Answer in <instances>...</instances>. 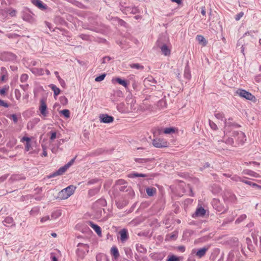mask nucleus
Here are the masks:
<instances>
[{"instance_id":"obj_1","label":"nucleus","mask_w":261,"mask_h":261,"mask_svg":"<svg viewBox=\"0 0 261 261\" xmlns=\"http://www.w3.org/2000/svg\"><path fill=\"white\" fill-rule=\"evenodd\" d=\"M75 189V186L70 185L59 192L58 197L61 199H66L74 193Z\"/></svg>"},{"instance_id":"obj_2","label":"nucleus","mask_w":261,"mask_h":261,"mask_svg":"<svg viewBox=\"0 0 261 261\" xmlns=\"http://www.w3.org/2000/svg\"><path fill=\"white\" fill-rule=\"evenodd\" d=\"M79 248L77 249V254L79 256L83 257L86 253L89 251V247L87 244L79 243L77 245Z\"/></svg>"},{"instance_id":"obj_3","label":"nucleus","mask_w":261,"mask_h":261,"mask_svg":"<svg viewBox=\"0 0 261 261\" xmlns=\"http://www.w3.org/2000/svg\"><path fill=\"white\" fill-rule=\"evenodd\" d=\"M237 94L240 97L246 98V99L252 100L255 97L250 93L245 90L239 89L237 91Z\"/></svg>"},{"instance_id":"obj_4","label":"nucleus","mask_w":261,"mask_h":261,"mask_svg":"<svg viewBox=\"0 0 261 261\" xmlns=\"http://www.w3.org/2000/svg\"><path fill=\"white\" fill-rule=\"evenodd\" d=\"M236 140L239 144H243L246 140L245 134L242 132H236L233 133Z\"/></svg>"},{"instance_id":"obj_5","label":"nucleus","mask_w":261,"mask_h":261,"mask_svg":"<svg viewBox=\"0 0 261 261\" xmlns=\"http://www.w3.org/2000/svg\"><path fill=\"white\" fill-rule=\"evenodd\" d=\"M208 249V247H203L199 249L197 251L195 249H193L191 252V254H195L198 258H201L205 255Z\"/></svg>"},{"instance_id":"obj_6","label":"nucleus","mask_w":261,"mask_h":261,"mask_svg":"<svg viewBox=\"0 0 261 261\" xmlns=\"http://www.w3.org/2000/svg\"><path fill=\"white\" fill-rule=\"evenodd\" d=\"M153 145L157 148H162L167 146V142L163 139H155L152 141Z\"/></svg>"},{"instance_id":"obj_7","label":"nucleus","mask_w":261,"mask_h":261,"mask_svg":"<svg viewBox=\"0 0 261 261\" xmlns=\"http://www.w3.org/2000/svg\"><path fill=\"white\" fill-rule=\"evenodd\" d=\"M99 120L101 122L110 123L114 121V117L108 114H101L99 116Z\"/></svg>"},{"instance_id":"obj_8","label":"nucleus","mask_w":261,"mask_h":261,"mask_svg":"<svg viewBox=\"0 0 261 261\" xmlns=\"http://www.w3.org/2000/svg\"><path fill=\"white\" fill-rule=\"evenodd\" d=\"M8 72L7 69L2 67L0 70V81L5 82L8 80Z\"/></svg>"},{"instance_id":"obj_9","label":"nucleus","mask_w":261,"mask_h":261,"mask_svg":"<svg viewBox=\"0 0 261 261\" xmlns=\"http://www.w3.org/2000/svg\"><path fill=\"white\" fill-rule=\"evenodd\" d=\"M32 3L41 10H46L47 6L40 0H31Z\"/></svg>"},{"instance_id":"obj_10","label":"nucleus","mask_w":261,"mask_h":261,"mask_svg":"<svg viewBox=\"0 0 261 261\" xmlns=\"http://www.w3.org/2000/svg\"><path fill=\"white\" fill-rule=\"evenodd\" d=\"M16 58V56L11 53H5L2 55V60L7 61H14Z\"/></svg>"},{"instance_id":"obj_11","label":"nucleus","mask_w":261,"mask_h":261,"mask_svg":"<svg viewBox=\"0 0 261 261\" xmlns=\"http://www.w3.org/2000/svg\"><path fill=\"white\" fill-rule=\"evenodd\" d=\"M67 169H68V168L66 166V165H65L64 166L61 167L56 172L50 174L48 176V178H50L54 177H55L58 175H62L67 170Z\"/></svg>"},{"instance_id":"obj_12","label":"nucleus","mask_w":261,"mask_h":261,"mask_svg":"<svg viewBox=\"0 0 261 261\" xmlns=\"http://www.w3.org/2000/svg\"><path fill=\"white\" fill-rule=\"evenodd\" d=\"M40 105L39 106L40 112L42 116H43L44 117H46V116H47V111H46L47 106H46L45 101L43 99H41L40 100Z\"/></svg>"},{"instance_id":"obj_13","label":"nucleus","mask_w":261,"mask_h":261,"mask_svg":"<svg viewBox=\"0 0 261 261\" xmlns=\"http://www.w3.org/2000/svg\"><path fill=\"white\" fill-rule=\"evenodd\" d=\"M119 234L120 235V240L122 242H125L128 239V232L127 229H122L119 231Z\"/></svg>"},{"instance_id":"obj_14","label":"nucleus","mask_w":261,"mask_h":261,"mask_svg":"<svg viewBox=\"0 0 261 261\" xmlns=\"http://www.w3.org/2000/svg\"><path fill=\"white\" fill-rule=\"evenodd\" d=\"M22 19L28 22H32L34 19L30 12H24L22 15Z\"/></svg>"},{"instance_id":"obj_15","label":"nucleus","mask_w":261,"mask_h":261,"mask_svg":"<svg viewBox=\"0 0 261 261\" xmlns=\"http://www.w3.org/2000/svg\"><path fill=\"white\" fill-rule=\"evenodd\" d=\"M89 225L91 228H92L94 230V231L96 232L98 236H101V228L99 226L91 221L89 222Z\"/></svg>"},{"instance_id":"obj_16","label":"nucleus","mask_w":261,"mask_h":261,"mask_svg":"<svg viewBox=\"0 0 261 261\" xmlns=\"http://www.w3.org/2000/svg\"><path fill=\"white\" fill-rule=\"evenodd\" d=\"M244 174H245V175H249V176H253L254 177H260V175L255 172L254 171H252V170H249V169H245V170H244L243 171V172H242Z\"/></svg>"},{"instance_id":"obj_17","label":"nucleus","mask_w":261,"mask_h":261,"mask_svg":"<svg viewBox=\"0 0 261 261\" xmlns=\"http://www.w3.org/2000/svg\"><path fill=\"white\" fill-rule=\"evenodd\" d=\"M162 53L166 56L170 55L171 50L167 45L164 44L160 47Z\"/></svg>"},{"instance_id":"obj_18","label":"nucleus","mask_w":261,"mask_h":261,"mask_svg":"<svg viewBox=\"0 0 261 261\" xmlns=\"http://www.w3.org/2000/svg\"><path fill=\"white\" fill-rule=\"evenodd\" d=\"M205 214V210L202 207L198 208L195 214L194 215L196 217H203Z\"/></svg>"},{"instance_id":"obj_19","label":"nucleus","mask_w":261,"mask_h":261,"mask_svg":"<svg viewBox=\"0 0 261 261\" xmlns=\"http://www.w3.org/2000/svg\"><path fill=\"white\" fill-rule=\"evenodd\" d=\"M111 253L115 259H117L119 256L118 250L116 246H113L111 248Z\"/></svg>"},{"instance_id":"obj_20","label":"nucleus","mask_w":261,"mask_h":261,"mask_svg":"<svg viewBox=\"0 0 261 261\" xmlns=\"http://www.w3.org/2000/svg\"><path fill=\"white\" fill-rule=\"evenodd\" d=\"M197 41L199 42V43L202 44L203 46H205L207 41L204 37L202 35H197L196 38Z\"/></svg>"},{"instance_id":"obj_21","label":"nucleus","mask_w":261,"mask_h":261,"mask_svg":"<svg viewBox=\"0 0 261 261\" xmlns=\"http://www.w3.org/2000/svg\"><path fill=\"white\" fill-rule=\"evenodd\" d=\"M61 211L60 210H57L56 211H54L51 214V219H56L59 218L61 216Z\"/></svg>"},{"instance_id":"obj_22","label":"nucleus","mask_w":261,"mask_h":261,"mask_svg":"<svg viewBox=\"0 0 261 261\" xmlns=\"http://www.w3.org/2000/svg\"><path fill=\"white\" fill-rule=\"evenodd\" d=\"M214 115L217 119L221 121H224V119H225L224 114L222 112L216 111L215 112Z\"/></svg>"},{"instance_id":"obj_23","label":"nucleus","mask_w":261,"mask_h":261,"mask_svg":"<svg viewBox=\"0 0 261 261\" xmlns=\"http://www.w3.org/2000/svg\"><path fill=\"white\" fill-rule=\"evenodd\" d=\"M32 72L37 75H42L44 74L43 70L42 68H34L32 69Z\"/></svg>"},{"instance_id":"obj_24","label":"nucleus","mask_w":261,"mask_h":261,"mask_svg":"<svg viewBox=\"0 0 261 261\" xmlns=\"http://www.w3.org/2000/svg\"><path fill=\"white\" fill-rule=\"evenodd\" d=\"M128 176L130 178H134V177H146L147 175L144 174L142 173H138L136 172H133L132 173H130L128 175Z\"/></svg>"},{"instance_id":"obj_25","label":"nucleus","mask_w":261,"mask_h":261,"mask_svg":"<svg viewBox=\"0 0 261 261\" xmlns=\"http://www.w3.org/2000/svg\"><path fill=\"white\" fill-rule=\"evenodd\" d=\"M49 87L51 89V90L54 91V93L55 96L58 95L60 93V89L58 88L56 85L54 84H51Z\"/></svg>"},{"instance_id":"obj_26","label":"nucleus","mask_w":261,"mask_h":261,"mask_svg":"<svg viewBox=\"0 0 261 261\" xmlns=\"http://www.w3.org/2000/svg\"><path fill=\"white\" fill-rule=\"evenodd\" d=\"M3 222L5 225L7 224L13 225L14 224V220L13 218L10 217H6Z\"/></svg>"},{"instance_id":"obj_27","label":"nucleus","mask_w":261,"mask_h":261,"mask_svg":"<svg viewBox=\"0 0 261 261\" xmlns=\"http://www.w3.org/2000/svg\"><path fill=\"white\" fill-rule=\"evenodd\" d=\"M156 193V189L154 188H148L146 189V193L149 196H153Z\"/></svg>"},{"instance_id":"obj_28","label":"nucleus","mask_w":261,"mask_h":261,"mask_svg":"<svg viewBox=\"0 0 261 261\" xmlns=\"http://www.w3.org/2000/svg\"><path fill=\"white\" fill-rule=\"evenodd\" d=\"M126 11L128 12H129L130 13L132 14H136L139 12V9L137 7H128L126 9Z\"/></svg>"},{"instance_id":"obj_29","label":"nucleus","mask_w":261,"mask_h":261,"mask_svg":"<svg viewBox=\"0 0 261 261\" xmlns=\"http://www.w3.org/2000/svg\"><path fill=\"white\" fill-rule=\"evenodd\" d=\"M115 80L118 83L123 86L124 87L126 88L127 87L128 84L125 80H122L119 77L116 78Z\"/></svg>"},{"instance_id":"obj_30","label":"nucleus","mask_w":261,"mask_h":261,"mask_svg":"<svg viewBox=\"0 0 261 261\" xmlns=\"http://www.w3.org/2000/svg\"><path fill=\"white\" fill-rule=\"evenodd\" d=\"M129 66L132 68H135L138 70H143L144 69V66L138 63L132 64Z\"/></svg>"},{"instance_id":"obj_31","label":"nucleus","mask_w":261,"mask_h":261,"mask_svg":"<svg viewBox=\"0 0 261 261\" xmlns=\"http://www.w3.org/2000/svg\"><path fill=\"white\" fill-rule=\"evenodd\" d=\"M136 249L138 251L141 253H145L146 252V249L143 247L141 244H137L136 245Z\"/></svg>"},{"instance_id":"obj_32","label":"nucleus","mask_w":261,"mask_h":261,"mask_svg":"<svg viewBox=\"0 0 261 261\" xmlns=\"http://www.w3.org/2000/svg\"><path fill=\"white\" fill-rule=\"evenodd\" d=\"M184 76L187 79H190L191 77L190 71L188 67H186L185 69Z\"/></svg>"},{"instance_id":"obj_33","label":"nucleus","mask_w":261,"mask_h":261,"mask_svg":"<svg viewBox=\"0 0 261 261\" xmlns=\"http://www.w3.org/2000/svg\"><path fill=\"white\" fill-rule=\"evenodd\" d=\"M166 261H179V258L174 255L168 256Z\"/></svg>"},{"instance_id":"obj_34","label":"nucleus","mask_w":261,"mask_h":261,"mask_svg":"<svg viewBox=\"0 0 261 261\" xmlns=\"http://www.w3.org/2000/svg\"><path fill=\"white\" fill-rule=\"evenodd\" d=\"M60 113L63 114L66 118L70 117V111L67 109L62 110Z\"/></svg>"},{"instance_id":"obj_35","label":"nucleus","mask_w":261,"mask_h":261,"mask_svg":"<svg viewBox=\"0 0 261 261\" xmlns=\"http://www.w3.org/2000/svg\"><path fill=\"white\" fill-rule=\"evenodd\" d=\"M106 76V74H105V73L102 74L100 75L97 76L95 79V81L97 82H101L105 79Z\"/></svg>"},{"instance_id":"obj_36","label":"nucleus","mask_w":261,"mask_h":261,"mask_svg":"<svg viewBox=\"0 0 261 261\" xmlns=\"http://www.w3.org/2000/svg\"><path fill=\"white\" fill-rule=\"evenodd\" d=\"M28 75L27 74H22L20 78V80L21 83H25L28 79Z\"/></svg>"},{"instance_id":"obj_37","label":"nucleus","mask_w":261,"mask_h":261,"mask_svg":"<svg viewBox=\"0 0 261 261\" xmlns=\"http://www.w3.org/2000/svg\"><path fill=\"white\" fill-rule=\"evenodd\" d=\"M175 132L174 128L172 127L166 128L164 129V133L166 134H170Z\"/></svg>"},{"instance_id":"obj_38","label":"nucleus","mask_w":261,"mask_h":261,"mask_svg":"<svg viewBox=\"0 0 261 261\" xmlns=\"http://www.w3.org/2000/svg\"><path fill=\"white\" fill-rule=\"evenodd\" d=\"M246 218V215L243 214L241 215L236 221V223H239Z\"/></svg>"},{"instance_id":"obj_39","label":"nucleus","mask_w":261,"mask_h":261,"mask_svg":"<svg viewBox=\"0 0 261 261\" xmlns=\"http://www.w3.org/2000/svg\"><path fill=\"white\" fill-rule=\"evenodd\" d=\"M209 125L211 128L214 130H217L218 129L217 125L216 123L210 120H209Z\"/></svg>"},{"instance_id":"obj_40","label":"nucleus","mask_w":261,"mask_h":261,"mask_svg":"<svg viewBox=\"0 0 261 261\" xmlns=\"http://www.w3.org/2000/svg\"><path fill=\"white\" fill-rule=\"evenodd\" d=\"M8 89L9 86H5L2 89H0V95H4Z\"/></svg>"},{"instance_id":"obj_41","label":"nucleus","mask_w":261,"mask_h":261,"mask_svg":"<svg viewBox=\"0 0 261 261\" xmlns=\"http://www.w3.org/2000/svg\"><path fill=\"white\" fill-rule=\"evenodd\" d=\"M49 220H50L49 216L48 215H47V216H45L44 217L41 218L40 222L41 223H45V222H46L47 221Z\"/></svg>"},{"instance_id":"obj_42","label":"nucleus","mask_w":261,"mask_h":261,"mask_svg":"<svg viewBox=\"0 0 261 261\" xmlns=\"http://www.w3.org/2000/svg\"><path fill=\"white\" fill-rule=\"evenodd\" d=\"M38 212H39V208L37 207H35V208H33L30 211V214L32 215H37L38 213Z\"/></svg>"},{"instance_id":"obj_43","label":"nucleus","mask_w":261,"mask_h":261,"mask_svg":"<svg viewBox=\"0 0 261 261\" xmlns=\"http://www.w3.org/2000/svg\"><path fill=\"white\" fill-rule=\"evenodd\" d=\"M231 179L233 180V181H241V180H242V179L239 176H237V175H234L233 176Z\"/></svg>"},{"instance_id":"obj_44","label":"nucleus","mask_w":261,"mask_h":261,"mask_svg":"<svg viewBox=\"0 0 261 261\" xmlns=\"http://www.w3.org/2000/svg\"><path fill=\"white\" fill-rule=\"evenodd\" d=\"M243 15H244V13L243 12H241L238 13L237 15H236V16L235 17V19L237 21L239 20L243 17Z\"/></svg>"},{"instance_id":"obj_45","label":"nucleus","mask_w":261,"mask_h":261,"mask_svg":"<svg viewBox=\"0 0 261 261\" xmlns=\"http://www.w3.org/2000/svg\"><path fill=\"white\" fill-rule=\"evenodd\" d=\"M224 124H225V127H227V126H232L233 125V123H232L230 121H228L226 120V119H224Z\"/></svg>"},{"instance_id":"obj_46","label":"nucleus","mask_w":261,"mask_h":261,"mask_svg":"<svg viewBox=\"0 0 261 261\" xmlns=\"http://www.w3.org/2000/svg\"><path fill=\"white\" fill-rule=\"evenodd\" d=\"M9 14L11 16H14L16 15V11L14 9H10L9 10Z\"/></svg>"},{"instance_id":"obj_47","label":"nucleus","mask_w":261,"mask_h":261,"mask_svg":"<svg viewBox=\"0 0 261 261\" xmlns=\"http://www.w3.org/2000/svg\"><path fill=\"white\" fill-rule=\"evenodd\" d=\"M225 143L227 144L232 145L233 143V140L232 138H229L225 141Z\"/></svg>"},{"instance_id":"obj_48","label":"nucleus","mask_w":261,"mask_h":261,"mask_svg":"<svg viewBox=\"0 0 261 261\" xmlns=\"http://www.w3.org/2000/svg\"><path fill=\"white\" fill-rule=\"evenodd\" d=\"M11 118L12 119L14 123H16L18 121V118L16 114H12L11 116Z\"/></svg>"},{"instance_id":"obj_49","label":"nucleus","mask_w":261,"mask_h":261,"mask_svg":"<svg viewBox=\"0 0 261 261\" xmlns=\"http://www.w3.org/2000/svg\"><path fill=\"white\" fill-rule=\"evenodd\" d=\"M75 159V157L72 159L70 161H69L67 164H66V166L69 168L74 162Z\"/></svg>"},{"instance_id":"obj_50","label":"nucleus","mask_w":261,"mask_h":261,"mask_svg":"<svg viewBox=\"0 0 261 261\" xmlns=\"http://www.w3.org/2000/svg\"><path fill=\"white\" fill-rule=\"evenodd\" d=\"M0 106H3L5 108H8L9 107V105L8 103L5 102L4 100L0 99Z\"/></svg>"},{"instance_id":"obj_51","label":"nucleus","mask_w":261,"mask_h":261,"mask_svg":"<svg viewBox=\"0 0 261 261\" xmlns=\"http://www.w3.org/2000/svg\"><path fill=\"white\" fill-rule=\"evenodd\" d=\"M21 142L26 141L27 143H30V141H31V139L30 138H29V137H23L21 139Z\"/></svg>"},{"instance_id":"obj_52","label":"nucleus","mask_w":261,"mask_h":261,"mask_svg":"<svg viewBox=\"0 0 261 261\" xmlns=\"http://www.w3.org/2000/svg\"><path fill=\"white\" fill-rule=\"evenodd\" d=\"M151 81H153L152 83H154V79L152 77H148L147 78H146L144 80V82L145 83H147V82H151Z\"/></svg>"},{"instance_id":"obj_53","label":"nucleus","mask_w":261,"mask_h":261,"mask_svg":"<svg viewBox=\"0 0 261 261\" xmlns=\"http://www.w3.org/2000/svg\"><path fill=\"white\" fill-rule=\"evenodd\" d=\"M31 147V144L30 142L27 143L25 146V150L28 151L30 149Z\"/></svg>"},{"instance_id":"obj_54","label":"nucleus","mask_w":261,"mask_h":261,"mask_svg":"<svg viewBox=\"0 0 261 261\" xmlns=\"http://www.w3.org/2000/svg\"><path fill=\"white\" fill-rule=\"evenodd\" d=\"M8 176V174H5L0 177V181H3L6 180Z\"/></svg>"},{"instance_id":"obj_55","label":"nucleus","mask_w":261,"mask_h":261,"mask_svg":"<svg viewBox=\"0 0 261 261\" xmlns=\"http://www.w3.org/2000/svg\"><path fill=\"white\" fill-rule=\"evenodd\" d=\"M56 136H57L56 133V132H52L51 134L50 138V140H54L55 139H56Z\"/></svg>"},{"instance_id":"obj_56","label":"nucleus","mask_w":261,"mask_h":261,"mask_svg":"<svg viewBox=\"0 0 261 261\" xmlns=\"http://www.w3.org/2000/svg\"><path fill=\"white\" fill-rule=\"evenodd\" d=\"M242 182L246 184H247V185H249L250 186H252V184H253V182L250 181H248V180H244V179H242L241 180Z\"/></svg>"},{"instance_id":"obj_57","label":"nucleus","mask_w":261,"mask_h":261,"mask_svg":"<svg viewBox=\"0 0 261 261\" xmlns=\"http://www.w3.org/2000/svg\"><path fill=\"white\" fill-rule=\"evenodd\" d=\"M110 58L109 57H105L102 59V63H105L107 61H110Z\"/></svg>"},{"instance_id":"obj_58","label":"nucleus","mask_w":261,"mask_h":261,"mask_svg":"<svg viewBox=\"0 0 261 261\" xmlns=\"http://www.w3.org/2000/svg\"><path fill=\"white\" fill-rule=\"evenodd\" d=\"M42 155L44 156H46L47 155V151H46V149L44 146H43V152Z\"/></svg>"},{"instance_id":"obj_59","label":"nucleus","mask_w":261,"mask_h":261,"mask_svg":"<svg viewBox=\"0 0 261 261\" xmlns=\"http://www.w3.org/2000/svg\"><path fill=\"white\" fill-rule=\"evenodd\" d=\"M147 161V160L146 159H138L136 160V161L140 162V163H145V162H146Z\"/></svg>"},{"instance_id":"obj_60","label":"nucleus","mask_w":261,"mask_h":261,"mask_svg":"<svg viewBox=\"0 0 261 261\" xmlns=\"http://www.w3.org/2000/svg\"><path fill=\"white\" fill-rule=\"evenodd\" d=\"M6 3L4 0H0V8H2L4 7V5H6Z\"/></svg>"},{"instance_id":"obj_61","label":"nucleus","mask_w":261,"mask_h":261,"mask_svg":"<svg viewBox=\"0 0 261 261\" xmlns=\"http://www.w3.org/2000/svg\"><path fill=\"white\" fill-rule=\"evenodd\" d=\"M202 15L203 16H205L206 15V12H205V7H203L201 8V12Z\"/></svg>"},{"instance_id":"obj_62","label":"nucleus","mask_w":261,"mask_h":261,"mask_svg":"<svg viewBox=\"0 0 261 261\" xmlns=\"http://www.w3.org/2000/svg\"><path fill=\"white\" fill-rule=\"evenodd\" d=\"M252 186L254 187H256L258 189H261V186L258 185L255 183H253L252 184Z\"/></svg>"},{"instance_id":"obj_63","label":"nucleus","mask_w":261,"mask_h":261,"mask_svg":"<svg viewBox=\"0 0 261 261\" xmlns=\"http://www.w3.org/2000/svg\"><path fill=\"white\" fill-rule=\"evenodd\" d=\"M178 249L182 252H184L185 250V248L184 246H179Z\"/></svg>"},{"instance_id":"obj_64","label":"nucleus","mask_w":261,"mask_h":261,"mask_svg":"<svg viewBox=\"0 0 261 261\" xmlns=\"http://www.w3.org/2000/svg\"><path fill=\"white\" fill-rule=\"evenodd\" d=\"M176 238H177V235H176V234H175H175H172V235H171V236H170V238H171V239H176Z\"/></svg>"}]
</instances>
